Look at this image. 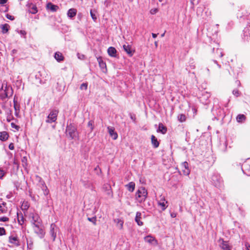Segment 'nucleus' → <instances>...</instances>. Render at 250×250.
<instances>
[{
    "instance_id": "603ef678",
    "label": "nucleus",
    "mask_w": 250,
    "mask_h": 250,
    "mask_svg": "<svg viewBox=\"0 0 250 250\" xmlns=\"http://www.w3.org/2000/svg\"><path fill=\"white\" fill-rule=\"evenodd\" d=\"M233 94L236 96H238V90H233Z\"/></svg>"
},
{
    "instance_id": "f257e3e1",
    "label": "nucleus",
    "mask_w": 250,
    "mask_h": 250,
    "mask_svg": "<svg viewBox=\"0 0 250 250\" xmlns=\"http://www.w3.org/2000/svg\"><path fill=\"white\" fill-rule=\"evenodd\" d=\"M66 133V134L72 139L77 138L78 135L77 127L72 124H70L67 125Z\"/></svg>"
},
{
    "instance_id": "13d9d810",
    "label": "nucleus",
    "mask_w": 250,
    "mask_h": 250,
    "mask_svg": "<svg viewBox=\"0 0 250 250\" xmlns=\"http://www.w3.org/2000/svg\"><path fill=\"white\" fill-rule=\"evenodd\" d=\"M152 36L153 38H155L157 36V34L155 33H152Z\"/></svg>"
},
{
    "instance_id": "9b49d317",
    "label": "nucleus",
    "mask_w": 250,
    "mask_h": 250,
    "mask_svg": "<svg viewBox=\"0 0 250 250\" xmlns=\"http://www.w3.org/2000/svg\"><path fill=\"white\" fill-rule=\"evenodd\" d=\"M220 246L223 250H230V247L228 242L224 241L223 239H219Z\"/></svg>"
},
{
    "instance_id": "774afa93",
    "label": "nucleus",
    "mask_w": 250,
    "mask_h": 250,
    "mask_svg": "<svg viewBox=\"0 0 250 250\" xmlns=\"http://www.w3.org/2000/svg\"><path fill=\"white\" fill-rule=\"evenodd\" d=\"M21 221H22V222H23V218H22L21 220Z\"/></svg>"
},
{
    "instance_id": "0eeeda50",
    "label": "nucleus",
    "mask_w": 250,
    "mask_h": 250,
    "mask_svg": "<svg viewBox=\"0 0 250 250\" xmlns=\"http://www.w3.org/2000/svg\"><path fill=\"white\" fill-rule=\"evenodd\" d=\"M242 169L244 173L250 176V159H248L243 163Z\"/></svg>"
},
{
    "instance_id": "4468645a",
    "label": "nucleus",
    "mask_w": 250,
    "mask_h": 250,
    "mask_svg": "<svg viewBox=\"0 0 250 250\" xmlns=\"http://www.w3.org/2000/svg\"><path fill=\"white\" fill-rule=\"evenodd\" d=\"M99 66L103 72L106 71V66L105 63L103 61L100 57L97 59Z\"/></svg>"
},
{
    "instance_id": "c85d7f7f",
    "label": "nucleus",
    "mask_w": 250,
    "mask_h": 250,
    "mask_svg": "<svg viewBox=\"0 0 250 250\" xmlns=\"http://www.w3.org/2000/svg\"><path fill=\"white\" fill-rule=\"evenodd\" d=\"M114 221L116 223V225L119 229H121L123 228L124 224V222L123 220L120 219H116L114 220Z\"/></svg>"
},
{
    "instance_id": "338daca9",
    "label": "nucleus",
    "mask_w": 250,
    "mask_h": 250,
    "mask_svg": "<svg viewBox=\"0 0 250 250\" xmlns=\"http://www.w3.org/2000/svg\"><path fill=\"white\" fill-rule=\"evenodd\" d=\"M21 221H22V222H23V218H22L21 220Z\"/></svg>"
},
{
    "instance_id": "f3484780",
    "label": "nucleus",
    "mask_w": 250,
    "mask_h": 250,
    "mask_svg": "<svg viewBox=\"0 0 250 250\" xmlns=\"http://www.w3.org/2000/svg\"><path fill=\"white\" fill-rule=\"evenodd\" d=\"M141 213L140 212H137L135 216V221L139 226H142L143 222L141 221Z\"/></svg>"
},
{
    "instance_id": "c9c22d12",
    "label": "nucleus",
    "mask_w": 250,
    "mask_h": 250,
    "mask_svg": "<svg viewBox=\"0 0 250 250\" xmlns=\"http://www.w3.org/2000/svg\"><path fill=\"white\" fill-rule=\"evenodd\" d=\"M14 107L15 111H20V106L17 104V101H16L15 99H14Z\"/></svg>"
},
{
    "instance_id": "7c9ffc66",
    "label": "nucleus",
    "mask_w": 250,
    "mask_h": 250,
    "mask_svg": "<svg viewBox=\"0 0 250 250\" xmlns=\"http://www.w3.org/2000/svg\"><path fill=\"white\" fill-rule=\"evenodd\" d=\"M246 119V117L243 114H239L237 116L236 120L238 122H242Z\"/></svg>"
},
{
    "instance_id": "4c0bfd02",
    "label": "nucleus",
    "mask_w": 250,
    "mask_h": 250,
    "mask_svg": "<svg viewBox=\"0 0 250 250\" xmlns=\"http://www.w3.org/2000/svg\"><path fill=\"white\" fill-rule=\"evenodd\" d=\"M87 88V83H83L80 86V89L81 90H86Z\"/></svg>"
},
{
    "instance_id": "5701e85b",
    "label": "nucleus",
    "mask_w": 250,
    "mask_h": 250,
    "mask_svg": "<svg viewBox=\"0 0 250 250\" xmlns=\"http://www.w3.org/2000/svg\"><path fill=\"white\" fill-rule=\"evenodd\" d=\"M77 13V10L76 9L74 8H71L70 9L68 12H67V16L68 17L72 18L74 17Z\"/></svg>"
},
{
    "instance_id": "e2e57ef3",
    "label": "nucleus",
    "mask_w": 250,
    "mask_h": 250,
    "mask_svg": "<svg viewBox=\"0 0 250 250\" xmlns=\"http://www.w3.org/2000/svg\"><path fill=\"white\" fill-rule=\"evenodd\" d=\"M165 35V33H163V34L161 35V37H164Z\"/></svg>"
},
{
    "instance_id": "473e14b6",
    "label": "nucleus",
    "mask_w": 250,
    "mask_h": 250,
    "mask_svg": "<svg viewBox=\"0 0 250 250\" xmlns=\"http://www.w3.org/2000/svg\"><path fill=\"white\" fill-rule=\"evenodd\" d=\"M5 205V203H3L2 205L0 204V211L1 213H6L7 211V209L4 207Z\"/></svg>"
},
{
    "instance_id": "1a4fd4ad",
    "label": "nucleus",
    "mask_w": 250,
    "mask_h": 250,
    "mask_svg": "<svg viewBox=\"0 0 250 250\" xmlns=\"http://www.w3.org/2000/svg\"><path fill=\"white\" fill-rule=\"evenodd\" d=\"M107 129L110 137L114 140L117 139L118 138V134L115 131L114 128L113 127L108 126Z\"/></svg>"
},
{
    "instance_id": "ddd939ff",
    "label": "nucleus",
    "mask_w": 250,
    "mask_h": 250,
    "mask_svg": "<svg viewBox=\"0 0 250 250\" xmlns=\"http://www.w3.org/2000/svg\"><path fill=\"white\" fill-rule=\"evenodd\" d=\"M103 190L106 193V194L109 196H112V193L111 191V188L109 184H104L103 186Z\"/></svg>"
},
{
    "instance_id": "ea45409f",
    "label": "nucleus",
    "mask_w": 250,
    "mask_h": 250,
    "mask_svg": "<svg viewBox=\"0 0 250 250\" xmlns=\"http://www.w3.org/2000/svg\"><path fill=\"white\" fill-rule=\"evenodd\" d=\"M158 11V9L157 8H153V9H151L150 10V13L151 14L154 15V14H156Z\"/></svg>"
},
{
    "instance_id": "f704fd0d",
    "label": "nucleus",
    "mask_w": 250,
    "mask_h": 250,
    "mask_svg": "<svg viewBox=\"0 0 250 250\" xmlns=\"http://www.w3.org/2000/svg\"><path fill=\"white\" fill-rule=\"evenodd\" d=\"M216 54L218 55V56L220 58L223 57V54L221 49L217 48L216 49Z\"/></svg>"
},
{
    "instance_id": "c03bdc74",
    "label": "nucleus",
    "mask_w": 250,
    "mask_h": 250,
    "mask_svg": "<svg viewBox=\"0 0 250 250\" xmlns=\"http://www.w3.org/2000/svg\"><path fill=\"white\" fill-rule=\"evenodd\" d=\"M5 233V230L3 228L0 227V236L3 235Z\"/></svg>"
},
{
    "instance_id": "79ce46f5",
    "label": "nucleus",
    "mask_w": 250,
    "mask_h": 250,
    "mask_svg": "<svg viewBox=\"0 0 250 250\" xmlns=\"http://www.w3.org/2000/svg\"><path fill=\"white\" fill-rule=\"evenodd\" d=\"M5 174V172L4 171L3 169L0 168V179H2L4 176Z\"/></svg>"
},
{
    "instance_id": "5fc2aeb1",
    "label": "nucleus",
    "mask_w": 250,
    "mask_h": 250,
    "mask_svg": "<svg viewBox=\"0 0 250 250\" xmlns=\"http://www.w3.org/2000/svg\"><path fill=\"white\" fill-rule=\"evenodd\" d=\"M17 52V50L16 49H13L12 50V54H16V53Z\"/></svg>"
},
{
    "instance_id": "49530a36",
    "label": "nucleus",
    "mask_w": 250,
    "mask_h": 250,
    "mask_svg": "<svg viewBox=\"0 0 250 250\" xmlns=\"http://www.w3.org/2000/svg\"><path fill=\"white\" fill-rule=\"evenodd\" d=\"M27 244L28 249H32V245H33L32 243L31 242H29V241H27Z\"/></svg>"
},
{
    "instance_id": "7ed1b4c3",
    "label": "nucleus",
    "mask_w": 250,
    "mask_h": 250,
    "mask_svg": "<svg viewBox=\"0 0 250 250\" xmlns=\"http://www.w3.org/2000/svg\"><path fill=\"white\" fill-rule=\"evenodd\" d=\"M0 90H4V96H1L2 99L7 98L9 96H11L13 94V89L10 86H8L7 83L3 82Z\"/></svg>"
},
{
    "instance_id": "3c124183",
    "label": "nucleus",
    "mask_w": 250,
    "mask_h": 250,
    "mask_svg": "<svg viewBox=\"0 0 250 250\" xmlns=\"http://www.w3.org/2000/svg\"><path fill=\"white\" fill-rule=\"evenodd\" d=\"M7 0H0V4H4L6 3Z\"/></svg>"
},
{
    "instance_id": "864d4df0",
    "label": "nucleus",
    "mask_w": 250,
    "mask_h": 250,
    "mask_svg": "<svg viewBox=\"0 0 250 250\" xmlns=\"http://www.w3.org/2000/svg\"><path fill=\"white\" fill-rule=\"evenodd\" d=\"M246 249L247 250H250V245L246 244Z\"/></svg>"
},
{
    "instance_id": "72a5a7b5",
    "label": "nucleus",
    "mask_w": 250,
    "mask_h": 250,
    "mask_svg": "<svg viewBox=\"0 0 250 250\" xmlns=\"http://www.w3.org/2000/svg\"><path fill=\"white\" fill-rule=\"evenodd\" d=\"M93 123H94V122H93V121H89V122H88V125H88V126L89 127H90V132H92V130H93V129H94V125H93Z\"/></svg>"
},
{
    "instance_id": "9d476101",
    "label": "nucleus",
    "mask_w": 250,
    "mask_h": 250,
    "mask_svg": "<svg viewBox=\"0 0 250 250\" xmlns=\"http://www.w3.org/2000/svg\"><path fill=\"white\" fill-rule=\"evenodd\" d=\"M123 48L129 56H133L134 51L132 49L131 46L130 45L124 44L123 45Z\"/></svg>"
},
{
    "instance_id": "bf43d9fd",
    "label": "nucleus",
    "mask_w": 250,
    "mask_h": 250,
    "mask_svg": "<svg viewBox=\"0 0 250 250\" xmlns=\"http://www.w3.org/2000/svg\"><path fill=\"white\" fill-rule=\"evenodd\" d=\"M155 45L156 47H157L158 46V42L156 41L155 42Z\"/></svg>"
},
{
    "instance_id": "37998d69",
    "label": "nucleus",
    "mask_w": 250,
    "mask_h": 250,
    "mask_svg": "<svg viewBox=\"0 0 250 250\" xmlns=\"http://www.w3.org/2000/svg\"><path fill=\"white\" fill-rule=\"evenodd\" d=\"M9 220V218L7 217H3L0 218V221L1 222H7Z\"/></svg>"
},
{
    "instance_id": "b1692460",
    "label": "nucleus",
    "mask_w": 250,
    "mask_h": 250,
    "mask_svg": "<svg viewBox=\"0 0 250 250\" xmlns=\"http://www.w3.org/2000/svg\"><path fill=\"white\" fill-rule=\"evenodd\" d=\"M9 137L8 134L6 131L0 132V140L2 141H6Z\"/></svg>"
},
{
    "instance_id": "cd10ccee",
    "label": "nucleus",
    "mask_w": 250,
    "mask_h": 250,
    "mask_svg": "<svg viewBox=\"0 0 250 250\" xmlns=\"http://www.w3.org/2000/svg\"><path fill=\"white\" fill-rule=\"evenodd\" d=\"M125 186L129 191L133 192L135 188V184L134 182H131Z\"/></svg>"
},
{
    "instance_id": "09e8293b",
    "label": "nucleus",
    "mask_w": 250,
    "mask_h": 250,
    "mask_svg": "<svg viewBox=\"0 0 250 250\" xmlns=\"http://www.w3.org/2000/svg\"><path fill=\"white\" fill-rule=\"evenodd\" d=\"M45 189H44V194L46 195L48 194L49 190L47 189L46 186H45Z\"/></svg>"
},
{
    "instance_id": "c756f323",
    "label": "nucleus",
    "mask_w": 250,
    "mask_h": 250,
    "mask_svg": "<svg viewBox=\"0 0 250 250\" xmlns=\"http://www.w3.org/2000/svg\"><path fill=\"white\" fill-rule=\"evenodd\" d=\"M9 25L8 24H4L2 25L1 29L3 33H6L8 31Z\"/></svg>"
},
{
    "instance_id": "6e6552de",
    "label": "nucleus",
    "mask_w": 250,
    "mask_h": 250,
    "mask_svg": "<svg viewBox=\"0 0 250 250\" xmlns=\"http://www.w3.org/2000/svg\"><path fill=\"white\" fill-rule=\"evenodd\" d=\"M167 202L166 200L164 197L161 196L160 199L158 201V204L161 208L162 210H164L167 207Z\"/></svg>"
},
{
    "instance_id": "58836bf2",
    "label": "nucleus",
    "mask_w": 250,
    "mask_h": 250,
    "mask_svg": "<svg viewBox=\"0 0 250 250\" xmlns=\"http://www.w3.org/2000/svg\"><path fill=\"white\" fill-rule=\"evenodd\" d=\"M11 126L13 128H15L17 131H18L20 129V126L16 125L14 123H11Z\"/></svg>"
},
{
    "instance_id": "20e7f679",
    "label": "nucleus",
    "mask_w": 250,
    "mask_h": 250,
    "mask_svg": "<svg viewBox=\"0 0 250 250\" xmlns=\"http://www.w3.org/2000/svg\"><path fill=\"white\" fill-rule=\"evenodd\" d=\"M33 228L34 232L36 233L40 238H42L44 237L45 235V231L44 230V227L42 224L33 226Z\"/></svg>"
},
{
    "instance_id": "bb28decb",
    "label": "nucleus",
    "mask_w": 250,
    "mask_h": 250,
    "mask_svg": "<svg viewBox=\"0 0 250 250\" xmlns=\"http://www.w3.org/2000/svg\"><path fill=\"white\" fill-rule=\"evenodd\" d=\"M54 57L58 62H61L64 59L62 54L59 52H56L55 54Z\"/></svg>"
},
{
    "instance_id": "8fccbe9b",
    "label": "nucleus",
    "mask_w": 250,
    "mask_h": 250,
    "mask_svg": "<svg viewBox=\"0 0 250 250\" xmlns=\"http://www.w3.org/2000/svg\"><path fill=\"white\" fill-rule=\"evenodd\" d=\"M177 214L175 212H171L170 213V216L172 218H175L176 217Z\"/></svg>"
},
{
    "instance_id": "0e129e2a",
    "label": "nucleus",
    "mask_w": 250,
    "mask_h": 250,
    "mask_svg": "<svg viewBox=\"0 0 250 250\" xmlns=\"http://www.w3.org/2000/svg\"><path fill=\"white\" fill-rule=\"evenodd\" d=\"M7 120L8 122H10V120L9 119H7Z\"/></svg>"
},
{
    "instance_id": "680f3d73",
    "label": "nucleus",
    "mask_w": 250,
    "mask_h": 250,
    "mask_svg": "<svg viewBox=\"0 0 250 250\" xmlns=\"http://www.w3.org/2000/svg\"><path fill=\"white\" fill-rule=\"evenodd\" d=\"M94 135H91H91H90V133H89V134H88V137H91V138H92Z\"/></svg>"
},
{
    "instance_id": "4d7b16f0",
    "label": "nucleus",
    "mask_w": 250,
    "mask_h": 250,
    "mask_svg": "<svg viewBox=\"0 0 250 250\" xmlns=\"http://www.w3.org/2000/svg\"><path fill=\"white\" fill-rule=\"evenodd\" d=\"M214 63H215V64H216V65L218 66V67L219 68H220L221 66H220L219 64H218L217 63V61H214Z\"/></svg>"
},
{
    "instance_id": "2f4dec72",
    "label": "nucleus",
    "mask_w": 250,
    "mask_h": 250,
    "mask_svg": "<svg viewBox=\"0 0 250 250\" xmlns=\"http://www.w3.org/2000/svg\"><path fill=\"white\" fill-rule=\"evenodd\" d=\"M178 120L181 122H183L186 121V117L184 114H181L178 116Z\"/></svg>"
},
{
    "instance_id": "052dcab7",
    "label": "nucleus",
    "mask_w": 250,
    "mask_h": 250,
    "mask_svg": "<svg viewBox=\"0 0 250 250\" xmlns=\"http://www.w3.org/2000/svg\"><path fill=\"white\" fill-rule=\"evenodd\" d=\"M215 178H217V177H216V176H213V177H212V180L213 181H214V180H215V179H215Z\"/></svg>"
},
{
    "instance_id": "a878e982",
    "label": "nucleus",
    "mask_w": 250,
    "mask_h": 250,
    "mask_svg": "<svg viewBox=\"0 0 250 250\" xmlns=\"http://www.w3.org/2000/svg\"><path fill=\"white\" fill-rule=\"evenodd\" d=\"M9 243L14 244L15 245H19L18 240L16 236H11L9 237Z\"/></svg>"
},
{
    "instance_id": "412c9836",
    "label": "nucleus",
    "mask_w": 250,
    "mask_h": 250,
    "mask_svg": "<svg viewBox=\"0 0 250 250\" xmlns=\"http://www.w3.org/2000/svg\"><path fill=\"white\" fill-rule=\"evenodd\" d=\"M151 143L153 145L154 147L157 148L159 146V143L154 135H151Z\"/></svg>"
},
{
    "instance_id": "dca6fc26",
    "label": "nucleus",
    "mask_w": 250,
    "mask_h": 250,
    "mask_svg": "<svg viewBox=\"0 0 250 250\" xmlns=\"http://www.w3.org/2000/svg\"><path fill=\"white\" fill-rule=\"evenodd\" d=\"M46 8L47 9H49L52 12H56L59 9V6L57 5L53 4L51 2H49V3H48L46 5Z\"/></svg>"
},
{
    "instance_id": "393cba45",
    "label": "nucleus",
    "mask_w": 250,
    "mask_h": 250,
    "mask_svg": "<svg viewBox=\"0 0 250 250\" xmlns=\"http://www.w3.org/2000/svg\"><path fill=\"white\" fill-rule=\"evenodd\" d=\"M144 239L145 241L148 243L153 244V242H155V244H157L156 240L153 237L150 235L145 237Z\"/></svg>"
},
{
    "instance_id": "e433bc0d",
    "label": "nucleus",
    "mask_w": 250,
    "mask_h": 250,
    "mask_svg": "<svg viewBox=\"0 0 250 250\" xmlns=\"http://www.w3.org/2000/svg\"><path fill=\"white\" fill-rule=\"evenodd\" d=\"M88 220L93 223L94 225H96V218L95 217L92 218H88Z\"/></svg>"
},
{
    "instance_id": "a211bd4d",
    "label": "nucleus",
    "mask_w": 250,
    "mask_h": 250,
    "mask_svg": "<svg viewBox=\"0 0 250 250\" xmlns=\"http://www.w3.org/2000/svg\"><path fill=\"white\" fill-rule=\"evenodd\" d=\"M108 55L113 57H116L117 51L116 49L113 47H109L107 49Z\"/></svg>"
},
{
    "instance_id": "69168bd1",
    "label": "nucleus",
    "mask_w": 250,
    "mask_h": 250,
    "mask_svg": "<svg viewBox=\"0 0 250 250\" xmlns=\"http://www.w3.org/2000/svg\"><path fill=\"white\" fill-rule=\"evenodd\" d=\"M8 11V8H7L6 9H5V12L7 11Z\"/></svg>"
},
{
    "instance_id": "6ab92c4d",
    "label": "nucleus",
    "mask_w": 250,
    "mask_h": 250,
    "mask_svg": "<svg viewBox=\"0 0 250 250\" xmlns=\"http://www.w3.org/2000/svg\"><path fill=\"white\" fill-rule=\"evenodd\" d=\"M56 227L55 225L54 224H51L50 225V234L51 237H52L53 241H55V238L56 237V233L55 232L54 229Z\"/></svg>"
},
{
    "instance_id": "39448f33",
    "label": "nucleus",
    "mask_w": 250,
    "mask_h": 250,
    "mask_svg": "<svg viewBox=\"0 0 250 250\" xmlns=\"http://www.w3.org/2000/svg\"><path fill=\"white\" fill-rule=\"evenodd\" d=\"M58 112L59 111L57 110H52L47 116V118L46 120V122L48 123H52L53 122H55L57 119Z\"/></svg>"
},
{
    "instance_id": "f03ea898",
    "label": "nucleus",
    "mask_w": 250,
    "mask_h": 250,
    "mask_svg": "<svg viewBox=\"0 0 250 250\" xmlns=\"http://www.w3.org/2000/svg\"><path fill=\"white\" fill-rule=\"evenodd\" d=\"M147 195V190L145 188H140L136 193V199L139 202L141 203L144 201L146 199Z\"/></svg>"
},
{
    "instance_id": "f8f14e48",
    "label": "nucleus",
    "mask_w": 250,
    "mask_h": 250,
    "mask_svg": "<svg viewBox=\"0 0 250 250\" xmlns=\"http://www.w3.org/2000/svg\"><path fill=\"white\" fill-rule=\"evenodd\" d=\"M210 97V94L209 93H208L207 92H205V93L201 97H200V101L204 104H208V99Z\"/></svg>"
},
{
    "instance_id": "de8ad7c7",
    "label": "nucleus",
    "mask_w": 250,
    "mask_h": 250,
    "mask_svg": "<svg viewBox=\"0 0 250 250\" xmlns=\"http://www.w3.org/2000/svg\"><path fill=\"white\" fill-rule=\"evenodd\" d=\"M8 147L10 150H13L14 149V144L13 143L10 144Z\"/></svg>"
},
{
    "instance_id": "4be33fe9",
    "label": "nucleus",
    "mask_w": 250,
    "mask_h": 250,
    "mask_svg": "<svg viewBox=\"0 0 250 250\" xmlns=\"http://www.w3.org/2000/svg\"><path fill=\"white\" fill-rule=\"evenodd\" d=\"M29 12L31 14H35L37 13V8L36 6L33 4H30L29 5Z\"/></svg>"
},
{
    "instance_id": "6e6d98bb",
    "label": "nucleus",
    "mask_w": 250,
    "mask_h": 250,
    "mask_svg": "<svg viewBox=\"0 0 250 250\" xmlns=\"http://www.w3.org/2000/svg\"><path fill=\"white\" fill-rule=\"evenodd\" d=\"M19 111H18V110H16V111H15V115H16L17 117H18V116H19Z\"/></svg>"
},
{
    "instance_id": "a18cd8bd",
    "label": "nucleus",
    "mask_w": 250,
    "mask_h": 250,
    "mask_svg": "<svg viewBox=\"0 0 250 250\" xmlns=\"http://www.w3.org/2000/svg\"><path fill=\"white\" fill-rule=\"evenodd\" d=\"M6 17L7 19H9V20H11V21H13V20H14V19H15V18H14V16H11V15H9V14H6Z\"/></svg>"
},
{
    "instance_id": "a19ab883",
    "label": "nucleus",
    "mask_w": 250,
    "mask_h": 250,
    "mask_svg": "<svg viewBox=\"0 0 250 250\" xmlns=\"http://www.w3.org/2000/svg\"><path fill=\"white\" fill-rule=\"evenodd\" d=\"M90 15H91V17L92 18V19L94 21H96V20H97V17H96V15L93 13L92 10H90Z\"/></svg>"
},
{
    "instance_id": "2eb2a0df",
    "label": "nucleus",
    "mask_w": 250,
    "mask_h": 250,
    "mask_svg": "<svg viewBox=\"0 0 250 250\" xmlns=\"http://www.w3.org/2000/svg\"><path fill=\"white\" fill-rule=\"evenodd\" d=\"M182 166L184 169L183 170V172L185 175H188L190 173V170L188 168V163L187 162H184L182 163Z\"/></svg>"
},
{
    "instance_id": "423d86ee",
    "label": "nucleus",
    "mask_w": 250,
    "mask_h": 250,
    "mask_svg": "<svg viewBox=\"0 0 250 250\" xmlns=\"http://www.w3.org/2000/svg\"><path fill=\"white\" fill-rule=\"evenodd\" d=\"M31 215L32 217L31 222L32 227L36 225H41L42 224V221L38 214L32 213Z\"/></svg>"
},
{
    "instance_id": "aec40b11",
    "label": "nucleus",
    "mask_w": 250,
    "mask_h": 250,
    "mask_svg": "<svg viewBox=\"0 0 250 250\" xmlns=\"http://www.w3.org/2000/svg\"><path fill=\"white\" fill-rule=\"evenodd\" d=\"M167 131V127L165 126H164L162 123H160L159 124V127L157 129V132H160L162 133L163 134H165L166 133Z\"/></svg>"
}]
</instances>
